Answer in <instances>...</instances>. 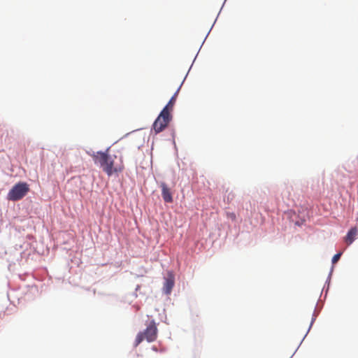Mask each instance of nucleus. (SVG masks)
Instances as JSON below:
<instances>
[{
  "label": "nucleus",
  "instance_id": "f257e3e1",
  "mask_svg": "<svg viewBox=\"0 0 358 358\" xmlns=\"http://www.w3.org/2000/svg\"><path fill=\"white\" fill-rule=\"evenodd\" d=\"M94 163L99 164L108 176L121 172L124 169V164L121 157L109 153V149L106 152H96L90 155Z\"/></svg>",
  "mask_w": 358,
  "mask_h": 358
},
{
  "label": "nucleus",
  "instance_id": "f03ea898",
  "mask_svg": "<svg viewBox=\"0 0 358 358\" xmlns=\"http://www.w3.org/2000/svg\"><path fill=\"white\" fill-rule=\"evenodd\" d=\"M157 331L156 323L154 320H152L148 325L145 330L140 331L137 334L134 342V346L137 347L144 340H146L149 343L155 341L157 338Z\"/></svg>",
  "mask_w": 358,
  "mask_h": 358
},
{
  "label": "nucleus",
  "instance_id": "7ed1b4c3",
  "mask_svg": "<svg viewBox=\"0 0 358 358\" xmlns=\"http://www.w3.org/2000/svg\"><path fill=\"white\" fill-rule=\"evenodd\" d=\"M29 190V186L26 182H18L9 191L7 199L10 201H18L22 199Z\"/></svg>",
  "mask_w": 358,
  "mask_h": 358
},
{
  "label": "nucleus",
  "instance_id": "20e7f679",
  "mask_svg": "<svg viewBox=\"0 0 358 358\" xmlns=\"http://www.w3.org/2000/svg\"><path fill=\"white\" fill-rule=\"evenodd\" d=\"M171 119V114L162 110L152 125L155 132L158 134L162 131L168 126Z\"/></svg>",
  "mask_w": 358,
  "mask_h": 358
},
{
  "label": "nucleus",
  "instance_id": "39448f33",
  "mask_svg": "<svg viewBox=\"0 0 358 358\" xmlns=\"http://www.w3.org/2000/svg\"><path fill=\"white\" fill-rule=\"evenodd\" d=\"M175 285V277L171 271H168L166 276L164 278V282L163 286V292L166 294H171L172 289Z\"/></svg>",
  "mask_w": 358,
  "mask_h": 358
},
{
  "label": "nucleus",
  "instance_id": "423d86ee",
  "mask_svg": "<svg viewBox=\"0 0 358 358\" xmlns=\"http://www.w3.org/2000/svg\"><path fill=\"white\" fill-rule=\"evenodd\" d=\"M160 187L162 188V196L164 201L166 203H171L173 201V196L170 188L165 182H162Z\"/></svg>",
  "mask_w": 358,
  "mask_h": 358
},
{
  "label": "nucleus",
  "instance_id": "0eeeda50",
  "mask_svg": "<svg viewBox=\"0 0 358 358\" xmlns=\"http://www.w3.org/2000/svg\"><path fill=\"white\" fill-rule=\"evenodd\" d=\"M180 90V87L178 88L177 91L176 92V93L173 94V96L171 98V99L169 100V101L168 102V103L166 105V106L162 109V110H165V112H167L169 113H171L173 109V106L176 103V97H177V95H178V92Z\"/></svg>",
  "mask_w": 358,
  "mask_h": 358
},
{
  "label": "nucleus",
  "instance_id": "6e6552de",
  "mask_svg": "<svg viewBox=\"0 0 358 358\" xmlns=\"http://www.w3.org/2000/svg\"><path fill=\"white\" fill-rule=\"evenodd\" d=\"M357 234V229L356 227H352L350 229L345 236V242L350 245L353 243L355 239V236Z\"/></svg>",
  "mask_w": 358,
  "mask_h": 358
},
{
  "label": "nucleus",
  "instance_id": "1a4fd4ad",
  "mask_svg": "<svg viewBox=\"0 0 358 358\" xmlns=\"http://www.w3.org/2000/svg\"><path fill=\"white\" fill-rule=\"evenodd\" d=\"M341 256V252L336 254V255L333 257V258H332V260H331V261H332V263H333V264H336V263L339 260V259H340Z\"/></svg>",
  "mask_w": 358,
  "mask_h": 358
}]
</instances>
